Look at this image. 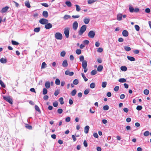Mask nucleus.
<instances>
[{
  "instance_id": "nucleus-26",
  "label": "nucleus",
  "mask_w": 151,
  "mask_h": 151,
  "mask_svg": "<svg viewBox=\"0 0 151 151\" xmlns=\"http://www.w3.org/2000/svg\"><path fill=\"white\" fill-rule=\"evenodd\" d=\"M73 83L74 85H77L79 81L78 79H75L73 80Z\"/></svg>"
},
{
  "instance_id": "nucleus-6",
  "label": "nucleus",
  "mask_w": 151,
  "mask_h": 151,
  "mask_svg": "<svg viewBox=\"0 0 151 151\" xmlns=\"http://www.w3.org/2000/svg\"><path fill=\"white\" fill-rule=\"evenodd\" d=\"M48 22V20L45 18H42L39 20V22L42 24H46Z\"/></svg>"
},
{
  "instance_id": "nucleus-3",
  "label": "nucleus",
  "mask_w": 151,
  "mask_h": 151,
  "mask_svg": "<svg viewBox=\"0 0 151 151\" xmlns=\"http://www.w3.org/2000/svg\"><path fill=\"white\" fill-rule=\"evenodd\" d=\"M87 61H84L82 63V67L84 69V73H86L88 70L87 68Z\"/></svg>"
},
{
  "instance_id": "nucleus-10",
  "label": "nucleus",
  "mask_w": 151,
  "mask_h": 151,
  "mask_svg": "<svg viewBox=\"0 0 151 151\" xmlns=\"http://www.w3.org/2000/svg\"><path fill=\"white\" fill-rule=\"evenodd\" d=\"M9 8V7L8 6L3 8L1 11V12L2 13H4L8 10Z\"/></svg>"
},
{
  "instance_id": "nucleus-41",
  "label": "nucleus",
  "mask_w": 151,
  "mask_h": 151,
  "mask_svg": "<svg viewBox=\"0 0 151 151\" xmlns=\"http://www.w3.org/2000/svg\"><path fill=\"white\" fill-rule=\"evenodd\" d=\"M81 50L80 49H77L76 50V53L78 55H80L81 53Z\"/></svg>"
},
{
  "instance_id": "nucleus-54",
  "label": "nucleus",
  "mask_w": 151,
  "mask_h": 151,
  "mask_svg": "<svg viewBox=\"0 0 151 151\" xmlns=\"http://www.w3.org/2000/svg\"><path fill=\"white\" fill-rule=\"evenodd\" d=\"M89 92V90L88 89H86L84 91V94L85 95H86L88 94Z\"/></svg>"
},
{
  "instance_id": "nucleus-31",
  "label": "nucleus",
  "mask_w": 151,
  "mask_h": 151,
  "mask_svg": "<svg viewBox=\"0 0 151 151\" xmlns=\"http://www.w3.org/2000/svg\"><path fill=\"white\" fill-rule=\"evenodd\" d=\"M75 6L76 7V11L77 12L80 11L81 9L80 6L78 5L77 4H76L75 5Z\"/></svg>"
},
{
  "instance_id": "nucleus-52",
  "label": "nucleus",
  "mask_w": 151,
  "mask_h": 151,
  "mask_svg": "<svg viewBox=\"0 0 151 151\" xmlns=\"http://www.w3.org/2000/svg\"><path fill=\"white\" fill-rule=\"evenodd\" d=\"M134 27L135 29L137 31H139V30L140 28L138 25H136L134 26Z\"/></svg>"
},
{
  "instance_id": "nucleus-59",
  "label": "nucleus",
  "mask_w": 151,
  "mask_h": 151,
  "mask_svg": "<svg viewBox=\"0 0 151 151\" xmlns=\"http://www.w3.org/2000/svg\"><path fill=\"white\" fill-rule=\"evenodd\" d=\"M58 105V102L55 101L53 103V106L55 107H56Z\"/></svg>"
},
{
  "instance_id": "nucleus-64",
  "label": "nucleus",
  "mask_w": 151,
  "mask_h": 151,
  "mask_svg": "<svg viewBox=\"0 0 151 151\" xmlns=\"http://www.w3.org/2000/svg\"><path fill=\"white\" fill-rule=\"evenodd\" d=\"M119 89V86H115L114 88V90L115 91H118Z\"/></svg>"
},
{
  "instance_id": "nucleus-36",
  "label": "nucleus",
  "mask_w": 151,
  "mask_h": 151,
  "mask_svg": "<svg viewBox=\"0 0 151 151\" xmlns=\"http://www.w3.org/2000/svg\"><path fill=\"white\" fill-rule=\"evenodd\" d=\"M70 15H65L64 17L63 18L65 20H66L68 19H69L70 18Z\"/></svg>"
},
{
  "instance_id": "nucleus-19",
  "label": "nucleus",
  "mask_w": 151,
  "mask_h": 151,
  "mask_svg": "<svg viewBox=\"0 0 151 151\" xmlns=\"http://www.w3.org/2000/svg\"><path fill=\"white\" fill-rule=\"evenodd\" d=\"M127 58L128 59L131 61H135V60L134 58L132 56H127Z\"/></svg>"
},
{
  "instance_id": "nucleus-39",
  "label": "nucleus",
  "mask_w": 151,
  "mask_h": 151,
  "mask_svg": "<svg viewBox=\"0 0 151 151\" xmlns=\"http://www.w3.org/2000/svg\"><path fill=\"white\" fill-rule=\"evenodd\" d=\"M109 107L108 105L104 106L103 107V109L104 110H107L109 109Z\"/></svg>"
},
{
  "instance_id": "nucleus-8",
  "label": "nucleus",
  "mask_w": 151,
  "mask_h": 151,
  "mask_svg": "<svg viewBox=\"0 0 151 151\" xmlns=\"http://www.w3.org/2000/svg\"><path fill=\"white\" fill-rule=\"evenodd\" d=\"M78 24L77 21H75L73 24V29L76 30L78 27Z\"/></svg>"
},
{
  "instance_id": "nucleus-46",
  "label": "nucleus",
  "mask_w": 151,
  "mask_h": 151,
  "mask_svg": "<svg viewBox=\"0 0 151 151\" xmlns=\"http://www.w3.org/2000/svg\"><path fill=\"white\" fill-rule=\"evenodd\" d=\"M25 127L29 129H32V127L29 125L28 124H27L25 126Z\"/></svg>"
},
{
  "instance_id": "nucleus-28",
  "label": "nucleus",
  "mask_w": 151,
  "mask_h": 151,
  "mask_svg": "<svg viewBox=\"0 0 151 151\" xmlns=\"http://www.w3.org/2000/svg\"><path fill=\"white\" fill-rule=\"evenodd\" d=\"M12 45H18L19 44L18 42L13 40L12 41Z\"/></svg>"
},
{
  "instance_id": "nucleus-35",
  "label": "nucleus",
  "mask_w": 151,
  "mask_h": 151,
  "mask_svg": "<svg viewBox=\"0 0 151 151\" xmlns=\"http://www.w3.org/2000/svg\"><path fill=\"white\" fill-rule=\"evenodd\" d=\"M124 49L126 51H129L131 50V48L128 46H125L124 47Z\"/></svg>"
},
{
  "instance_id": "nucleus-30",
  "label": "nucleus",
  "mask_w": 151,
  "mask_h": 151,
  "mask_svg": "<svg viewBox=\"0 0 151 151\" xmlns=\"http://www.w3.org/2000/svg\"><path fill=\"white\" fill-rule=\"evenodd\" d=\"M55 83L56 85H59L60 84V81L59 79L57 78L55 80Z\"/></svg>"
},
{
  "instance_id": "nucleus-63",
  "label": "nucleus",
  "mask_w": 151,
  "mask_h": 151,
  "mask_svg": "<svg viewBox=\"0 0 151 151\" xmlns=\"http://www.w3.org/2000/svg\"><path fill=\"white\" fill-rule=\"evenodd\" d=\"M83 145L85 147H87L88 146V143L86 140H84L83 142Z\"/></svg>"
},
{
  "instance_id": "nucleus-22",
  "label": "nucleus",
  "mask_w": 151,
  "mask_h": 151,
  "mask_svg": "<svg viewBox=\"0 0 151 151\" xmlns=\"http://www.w3.org/2000/svg\"><path fill=\"white\" fill-rule=\"evenodd\" d=\"M65 4L69 7H71L72 6L71 3L69 1H65Z\"/></svg>"
},
{
  "instance_id": "nucleus-20",
  "label": "nucleus",
  "mask_w": 151,
  "mask_h": 151,
  "mask_svg": "<svg viewBox=\"0 0 151 151\" xmlns=\"http://www.w3.org/2000/svg\"><path fill=\"white\" fill-rule=\"evenodd\" d=\"M6 61V59L3 58H2L0 59V62L2 63H5Z\"/></svg>"
},
{
  "instance_id": "nucleus-32",
  "label": "nucleus",
  "mask_w": 151,
  "mask_h": 151,
  "mask_svg": "<svg viewBox=\"0 0 151 151\" xmlns=\"http://www.w3.org/2000/svg\"><path fill=\"white\" fill-rule=\"evenodd\" d=\"M47 65L45 62H43L41 65V69H43L46 67Z\"/></svg>"
},
{
  "instance_id": "nucleus-23",
  "label": "nucleus",
  "mask_w": 151,
  "mask_h": 151,
  "mask_svg": "<svg viewBox=\"0 0 151 151\" xmlns=\"http://www.w3.org/2000/svg\"><path fill=\"white\" fill-rule=\"evenodd\" d=\"M79 60H80V61L82 62V63L84 61H86V60H84V57L83 56V55H81V56H80Z\"/></svg>"
},
{
  "instance_id": "nucleus-34",
  "label": "nucleus",
  "mask_w": 151,
  "mask_h": 151,
  "mask_svg": "<svg viewBox=\"0 0 151 151\" xmlns=\"http://www.w3.org/2000/svg\"><path fill=\"white\" fill-rule=\"evenodd\" d=\"M97 73V71L96 70H92L91 73V75H95Z\"/></svg>"
},
{
  "instance_id": "nucleus-29",
  "label": "nucleus",
  "mask_w": 151,
  "mask_h": 151,
  "mask_svg": "<svg viewBox=\"0 0 151 151\" xmlns=\"http://www.w3.org/2000/svg\"><path fill=\"white\" fill-rule=\"evenodd\" d=\"M63 99V97H60L59 99V101L61 104H63L64 103Z\"/></svg>"
},
{
  "instance_id": "nucleus-40",
  "label": "nucleus",
  "mask_w": 151,
  "mask_h": 151,
  "mask_svg": "<svg viewBox=\"0 0 151 151\" xmlns=\"http://www.w3.org/2000/svg\"><path fill=\"white\" fill-rule=\"evenodd\" d=\"M107 85V83L106 82H103L102 83V86L103 88H104L106 87Z\"/></svg>"
},
{
  "instance_id": "nucleus-4",
  "label": "nucleus",
  "mask_w": 151,
  "mask_h": 151,
  "mask_svg": "<svg viewBox=\"0 0 151 151\" xmlns=\"http://www.w3.org/2000/svg\"><path fill=\"white\" fill-rule=\"evenodd\" d=\"M55 36L57 40H61L63 38L62 34L59 32L56 33L55 34Z\"/></svg>"
},
{
  "instance_id": "nucleus-27",
  "label": "nucleus",
  "mask_w": 151,
  "mask_h": 151,
  "mask_svg": "<svg viewBox=\"0 0 151 151\" xmlns=\"http://www.w3.org/2000/svg\"><path fill=\"white\" fill-rule=\"evenodd\" d=\"M119 81L121 83H124L126 82V80L124 78H121L119 80Z\"/></svg>"
},
{
  "instance_id": "nucleus-33",
  "label": "nucleus",
  "mask_w": 151,
  "mask_h": 151,
  "mask_svg": "<svg viewBox=\"0 0 151 151\" xmlns=\"http://www.w3.org/2000/svg\"><path fill=\"white\" fill-rule=\"evenodd\" d=\"M81 75L82 77L84 79V81L86 82L87 81H88V79L85 77L84 74L83 73H82Z\"/></svg>"
},
{
  "instance_id": "nucleus-11",
  "label": "nucleus",
  "mask_w": 151,
  "mask_h": 151,
  "mask_svg": "<svg viewBox=\"0 0 151 151\" xmlns=\"http://www.w3.org/2000/svg\"><path fill=\"white\" fill-rule=\"evenodd\" d=\"M65 74L66 75H69L70 76H72L74 74V73L73 72H70L69 70H67L65 71Z\"/></svg>"
},
{
  "instance_id": "nucleus-43",
  "label": "nucleus",
  "mask_w": 151,
  "mask_h": 151,
  "mask_svg": "<svg viewBox=\"0 0 151 151\" xmlns=\"http://www.w3.org/2000/svg\"><path fill=\"white\" fill-rule=\"evenodd\" d=\"M150 134V132L148 131H146L144 133V135L145 136H147Z\"/></svg>"
},
{
  "instance_id": "nucleus-60",
  "label": "nucleus",
  "mask_w": 151,
  "mask_h": 151,
  "mask_svg": "<svg viewBox=\"0 0 151 151\" xmlns=\"http://www.w3.org/2000/svg\"><path fill=\"white\" fill-rule=\"evenodd\" d=\"M13 2L15 4V6L16 7H18L19 6V4H18L17 2H16V1H13Z\"/></svg>"
},
{
  "instance_id": "nucleus-18",
  "label": "nucleus",
  "mask_w": 151,
  "mask_h": 151,
  "mask_svg": "<svg viewBox=\"0 0 151 151\" xmlns=\"http://www.w3.org/2000/svg\"><path fill=\"white\" fill-rule=\"evenodd\" d=\"M89 129V127L88 126H86L84 128V132L85 133L87 134L88 133Z\"/></svg>"
},
{
  "instance_id": "nucleus-5",
  "label": "nucleus",
  "mask_w": 151,
  "mask_h": 151,
  "mask_svg": "<svg viewBox=\"0 0 151 151\" xmlns=\"http://www.w3.org/2000/svg\"><path fill=\"white\" fill-rule=\"evenodd\" d=\"M3 99L4 100L8 102L11 104H12V99L10 98L9 96H3Z\"/></svg>"
},
{
  "instance_id": "nucleus-38",
  "label": "nucleus",
  "mask_w": 151,
  "mask_h": 151,
  "mask_svg": "<svg viewBox=\"0 0 151 151\" xmlns=\"http://www.w3.org/2000/svg\"><path fill=\"white\" fill-rule=\"evenodd\" d=\"M90 86L91 88H94L95 87V84L94 83H92L90 84Z\"/></svg>"
},
{
  "instance_id": "nucleus-16",
  "label": "nucleus",
  "mask_w": 151,
  "mask_h": 151,
  "mask_svg": "<svg viewBox=\"0 0 151 151\" xmlns=\"http://www.w3.org/2000/svg\"><path fill=\"white\" fill-rule=\"evenodd\" d=\"M45 86L47 88H49L50 86V83L49 81H46L45 83Z\"/></svg>"
},
{
  "instance_id": "nucleus-56",
  "label": "nucleus",
  "mask_w": 151,
  "mask_h": 151,
  "mask_svg": "<svg viewBox=\"0 0 151 151\" xmlns=\"http://www.w3.org/2000/svg\"><path fill=\"white\" fill-rule=\"evenodd\" d=\"M103 49L101 47L99 48L97 50V52H101L103 51Z\"/></svg>"
},
{
  "instance_id": "nucleus-62",
  "label": "nucleus",
  "mask_w": 151,
  "mask_h": 151,
  "mask_svg": "<svg viewBox=\"0 0 151 151\" xmlns=\"http://www.w3.org/2000/svg\"><path fill=\"white\" fill-rule=\"evenodd\" d=\"M93 136L96 138H98L99 137L97 133H94L93 134Z\"/></svg>"
},
{
  "instance_id": "nucleus-21",
  "label": "nucleus",
  "mask_w": 151,
  "mask_h": 151,
  "mask_svg": "<svg viewBox=\"0 0 151 151\" xmlns=\"http://www.w3.org/2000/svg\"><path fill=\"white\" fill-rule=\"evenodd\" d=\"M77 92L76 89H74L70 93V94L72 96H74L76 95Z\"/></svg>"
},
{
  "instance_id": "nucleus-45",
  "label": "nucleus",
  "mask_w": 151,
  "mask_h": 151,
  "mask_svg": "<svg viewBox=\"0 0 151 151\" xmlns=\"http://www.w3.org/2000/svg\"><path fill=\"white\" fill-rule=\"evenodd\" d=\"M96 1L94 0H88V4H91L95 2Z\"/></svg>"
},
{
  "instance_id": "nucleus-17",
  "label": "nucleus",
  "mask_w": 151,
  "mask_h": 151,
  "mask_svg": "<svg viewBox=\"0 0 151 151\" xmlns=\"http://www.w3.org/2000/svg\"><path fill=\"white\" fill-rule=\"evenodd\" d=\"M122 15L121 14H118L117 16V19L118 20L120 21L122 19Z\"/></svg>"
},
{
  "instance_id": "nucleus-49",
  "label": "nucleus",
  "mask_w": 151,
  "mask_h": 151,
  "mask_svg": "<svg viewBox=\"0 0 151 151\" xmlns=\"http://www.w3.org/2000/svg\"><path fill=\"white\" fill-rule=\"evenodd\" d=\"M41 4L43 6L46 7H47L49 6L47 4L45 3H41Z\"/></svg>"
},
{
  "instance_id": "nucleus-51",
  "label": "nucleus",
  "mask_w": 151,
  "mask_h": 151,
  "mask_svg": "<svg viewBox=\"0 0 151 151\" xmlns=\"http://www.w3.org/2000/svg\"><path fill=\"white\" fill-rule=\"evenodd\" d=\"M0 84L3 87H5V86L3 81L0 79Z\"/></svg>"
},
{
  "instance_id": "nucleus-1",
  "label": "nucleus",
  "mask_w": 151,
  "mask_h": 151,
  "mask_svg": "<svg viewBox=\"0 0 151 151\" xmlns=\"http://www.w3.org/2000/svg\"><path fill=\"white\" fill-rule=\"evenodd\" d=\"M86 26L85 25H83L81 28L80 30L78 31V34L79 35H82L85 31L86 29Z\"/></svg>"
},
{
  "instance_id": "nucleus-44",
  "label": "nucleus",
  "mask_w": 151,
  "mask_h": 151,
  "mask_svg": "<svg viewBox=\"0 0 151 151\" xmlns=\"http://www.w3.org/2000/svg\"><path fill=\"white\" fill-rule=\"evenodd\" d=\"M35 110L38 111V112H40V108L39 107L37 106L36 105L35 106Z\"/></svg>"
},
{
  "instance_id": "nucleus-13",
  "label": "nucleus",
  "mask_w": 151,
  "mask_h": 151,
  "mask_svg": "<svg viewBox=\"0 0 151 151\" xmlns=\"http://www.w3.org/2000/svg\"><path fill=\"white\" fill-rule=\"evenodd\" d=\"M42 14L43 16L45 18H47L48 16V13L46 11H43Z\"/></svg>"
},
{
  "instance_id": "nucleus-42",
  "label": "nucleus",
  "mask_w": 151,
  "mask_h": 151,
  "mask_svg": "<svg viewBox=\"0 0 151 151\" xmlns=\"http://www.w3.org/2000/svg\"><path fill=\"white\" fill-rule=\"evenodd\" d=\"M149 91L148 89H145L144 91V93L146 95H147L149 94Z\"/></svg>"
},
{
  "instance_id": "nucleus-50",
  "label": "nucleus",
  "mask_w": 151,
  "mask_h": 151,
  "mask_svg": "<svg viewBox=\"0 0 151 151\" xmlns=\"http://www.w3.org/2000/svg\"><path fill=\"white\" fill-rule=\"evenodd\" d=\"M65 55V52L64 51H62L60 53V56L62 57H64Z\"/></svg>"
},
{
  "instance_id": "nucleus-14",
  "label": "nucleus",
  "mask_w": 151,
  "mask_h": 151,
  "mask_svg": "<svg viewBox=\"0 0 151 151\" xmlns=\"http://www.w3.org/2000/svg\"><path fill=\"white\" fill-rule=\"evenodd\" d=\"M122 34L125 37H127L128 35V31L126 30H124L122 32Z\"/></svg>"
},
{
  "instance_id": "nucleus-58",
  "label": "nucleus",
  "mask_w": 151,
  "mask_h": 151,
  "mask_svg": "<svg viewBox=\"0 0 151 151\" xmlns=\"http://www.w3.org/2000/svg\"><path fill=\"white\" fill-rule=\"evenodd\" d=\"M129 10L131 12H134V9L132 7L130 6L129 7Z\"/></svg>"
},
{
  "instance_id": "nucleus-15",
  "label": "nucleus",
  "mask_w": 151,
  "mask_h": 151,
  "mask_svg": "<svg viewBox=\"0 0 151 151\" xmlns=\"http://www.w3.org/2000/svg\"><path fill=\"white\" fill-rule=\"evenodd\" d=\"M67 61L66 60H64L62 63V66L64 67H67L68 66Z\"/></svg>"
},
{
  "instance_id": "nucleus-55",
  "label": "nucleus",
  "mask_w": 151,
  "mask_h": 151,
  "mask_svg": "<svg viewBox=\"0 0 151 151\" xmlns=\"http://www.w3.org/2000/svg\"><path fill=\"white\" fill-rule=\"evenodd\" d=\"M59 93V91L58 90H57L55 91L54 95L55 96H57Z\"/></svg>"
},
{
  "instance_id": "nucleus-47",
  "label": "nucleus",
  "mask_w": 151,
  "mask_h": 151,
  "mask_svg": "<svg viewBox=\"0 0 151 151\" xmlns=\"http://www.w3.org/2000/svg\"><path fill=\"white\" fill-rule=\"evenodd\" d=\"M40 27H37L35 28L34 31L36 32H38L40 31Z\"/></svg>"
},
{
  "instance_id": "nucleus-48",
  "label": "nucleus",
  "mask_w": 151,
  "mask_h": 151,
  "mask_svg": "<svg viewBox=\"0 0 151 151\" xmlns=\"http://www.w3.org/2000/svg\"><path fill=\"white\" fill-rule=\"evenodd\" d=\"M47 92V89L45 88H44L43 89V95L46 94Z\"/></svg>"
},
{
  "instance_id": "nucleus-57",
  "label": "nucleus",
  "mask_w": 151,
  "mask_h": 151,
  "mask_svg": "<svg viewBox=\"0 0 151 151\" xmlns=\"http://www.w3.org/2000/svg\"><path fill=\"white\" fill-rule=\"evenodd\" d=\"M57 111L59 114H61L63 112V110L61 109H59Z\"/></svg>"
},
{
  "instance_id": "nucleus-7",
  "label": "nucleus",
  "mask_w": 151,
  "mask_h": 151,
  "mask_svg": "<svg viewBox=\"0 0 151 151\" xmlns=\"http://www.w3.org/2000/svg\"><path fill=\"white\" fill-rule=\"evenodd\" d=\"M95 35V33L93 31L91 30L89 32L88 34V36L90 38H93Z\"/></svg>"
},
{
  "instance_id": "nucleus-25",
  "label": "nucleus",
  "mask_w": 151,
  "mask_h": 151,
  "mask_svg": "<svg viewBox=\"0 0 151 151\" xmlns=\"http://www.w3.org/2000/svg\"><path fill=\"white\" fill-rule=\"evenodd\" d=\"M25 6L28 8L30 7V4L28 1H26L25 2Z\"/></svg>"
},
{
  "instance_id": "nucleus-2",
  "label": "nucleus",
  "mask_w": 151,
  "mask_h": 151,
  "mask_svg": "<svg viewBox=\"0 0 151 151\" xmlns=\"http://www.w3.org/2000/svg\"><path fill=\"white\" fill-rule=\"evenodd\" d=\"M69 28L68 27L65 28L64 29V33L66 37L67 38L69 37Z\"/></svg>"
},
{
  "instance_id": "nucleus-53",
  "label": "nucleus",
  "mask_w": 151,
  "mask_h": 151,
  "mask_svg": "<svg viewBox=\"0 0 151 151\" xmlns=\"http://www.w3.org/2000/svg\"><path fill=\"white\" fill-rule=\"evenodd\" d=\"M142 107L141 106H138L136 108V109L137 110L139 111L141 110L142 109Z\"/></svg>"
},
{
  "instance_id": "nucleus-9",
  "label": "nucleus",
  "mask_w": 151,
  "mask_h": 151,
  "mask_svg": "<svg viewBox=\"0 0 151 151\" xmlns=\"http://www.w3.org/2000/svg\"><path fill=\"white\" fill-rule=\"evenodd\" d=\"M52 27V25L50 23H47L45 24V28L47 29L51 28Z\"/></svg>"
},
{
  "instance_id": "nucleus-12",
  "label": "nucleus",
  "mask_w": 151,
  "mask_h": 151,
  "mask_svg": "<svg viewBox=\"0 0 151 151\" xmlns=\"http://www.w3.org/2000/svg\"><path fill=\"white\" fill-rule=\"evenodd\" d=\"M90 19L89 17H85L83 19V22L85 24H88L90 22Z\"/></svg>"
},
{
  "instance_id": "nucleus-37",
  "label": "nucleus",
  "mask_w": 151,
  "mask_h": 151,
  "mask_svg": "<svg viewBox=\"0 0 151 151\" xmlns=\"http://www.w3.org/2000/svg\"><path fill=\"white\" fill-rule=\"evenodd\" d=\"M121 70L123 71H125L127 70V68L125 66H122L121 67Z\"/></svg>"
},
{
  "instance_id": "nucleus-24",
  "label": "nucleus",
  "mask_w": 151,
  "mask_h": 151,
  "mask_svg": "<svg viewBox=\"0 0 151 151\" xmlns=\"http://www.w3.org/2000/svg\"><path fill=\"white\" fill-rule=\"evenodd\" d=\"M103 68V66L102 65H99L97 68V70L99 72L101 71Z\"/></svg>"
},
{
  "instance_id": "nucleus-61",
  "label": "nucleus",
  "mask_w": 151,
  "mask_h": 151,
  "mask_svg": "<svg viewBox=\"0 0 151 151\" xmlns=\"http://www.w3.org/2000/svg\"><path fill=\"white\" fill-rule=\"evenodd\" d=\"M70 117H67L65 118V121L66 122H68L70 121Z\"/></svg>"
}]
</instances>
